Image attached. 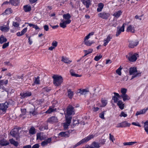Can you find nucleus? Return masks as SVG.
Here are the masks:
<instances>
[{
	"mask_svg": "<svg viewBox=\"0 0 148 148\" xmlns=\"http://www.w3.org/2000/svg\"><path fill=\"white\" fill-rule=\"evenodd\" d=\"M52 78L53 79V84L56 86H60L63 82V79L61 76L54 75L52 76Z\"/></svg>",
	"mask_w": 148,
	"mask_h": 148,
	"instance_id": "nucleus-1",
	"label": "nucleus"
},
{
	"mask_svg": "<svg viewBox=\"0 0 148 148\" xmlns=\"http://www.w3.org/2000/svg\"><path fill=\"white\" fill-rule=\"evenodd\" d=\"M140 74L139 71L137 70V69L135 67H132L129 69V74L130 75H132L131 79L140 76Z\"/></svg>",
	"mask_w": 148,
	"mask_h": 148,
	"instance_id": "nucleus-2",
	"label": "nucleus"
},
{
	"mask_svg": "<svg viewBox=\"0 0 148 148\" xmlns=\"http://www.w3.org/2000/svg\"><path fill=\"white\" fill-rule=\"evenodd\" d=\"M75 114L74 110L73 107L71 106H69L67 108L66 112L65 114V118L71 119V115Z\"/></svg>",
	"mask_w": 148,
	"mask_h": 148,
	"instance_id": "nucleus-3",
	"label": "nucleus"
},
{
	"mask_svg": "<svg viewBox=\"0 0 148 148\" xmlns=\"http://www.w3.org/2000/svg\"><path fill=\"white\" fill-rule=\"evenodd\" d=\"M138 56V54L137 53L133 54L132 53H130L128 55L126 56L127 59L129 61L132 62H135Z\"/></svg>",
	"mask_w": 148,
	"mask_h": 148,
	"instance_id": "nucleus-4",
	"label": "nucleus"
},
{
	"mask_svg": "<svg viewBox=\"0 0 148 148\" xmlns=\"http://www.w3.org/2000/svg\"><path fill=\"white\" fill-rule=\"evenodd\" d=\"M94 137V136L93 135H89L87 137H85L84 138L82 139V140H80L76 144L74 145L73 148H74L77 146L83 144L84 143L87 142L88 141L90 140L92 138Z\"/></svg>",
	"mask_w": 148,
	"mask_h": 148,
	"instance_id": "nucleus-5",
	"label": "nucleus"
},
{
	"mask_svg": "<svg viewBox=\"0 0 148 148\" xmlns=\"http://www.w3.org/2000/svg\"><path fill=\"white\" fill-rule=\"evenodd\" d=\"M9 104V102L7 101L4 103H0V110L3 112H5L8 107Z\"/></svg>",
	"mask_w": 148,
	"mask_h": 148,
	"instance_id": "nucleus-6",
	"label": "nucleus"
},
{
	"mask_svg": "<svg viewBox=\"0 0 148 148\" xmlns=\"http://www.w3.org/2000/svg\"><path fill=\"white\" fill-rule=\"evenodd\" d=\"M129 42L128 47L130 48H133L136 47L138 43V42L131 40H128Z\"/></svg>",
	"mask_w": 148,
	"mask_h": 148,
	"instance_id": "nucleus-7",
	"label": "nucleus"
},
{
	"mask_svg": "<svg viewBox=\"0 0 148 148\" xmlns=\"http://www.w3.org/2000/svg\"><path fill=\"white\" fill-rule=\"evenodd\" d=\"M110 15V14L109 13L103 12L99 13L98 16L99 17L103 19H107L109 17Z\"/></svg>",
	"mask_w": 148,
	"mask_h": 148,
	"instance_id": "nucleus-8",
	"label": "nucleus"
},
{
	"mask_svg": "<svg viewBox=\"0 0 148 148\" xmlns=\"http://www.w3.org/2000/svg\"><path fill=\"white\" fill-rule=\"evenodd\" d=\"M11 135L16 138L17 139L19 137V131L18 129H14L10 132Z\"/></svg>",
	"mask_w": 148,
	"mask_h": 148,
	"instance_id": "nucleus-9",
	"label": "nucleus"
},
{
	"mask_svg": "<svg viewBox=\"0 0 148 148\" xmlns=\"http://www.w3.org/2000/svg\"><path fill=\"white\" fill-rule=\"evenodd\" d=\"M130 123L125 121L118 123L116 126V127L117 128L125 127H130Z\"/></svg>",
	"mask_w": 148,
	"mask_h": 148,
	"instance_id": "nucleus-10",
	"label": "nucleus"
},
{
	"mask_svg": "<svg viewBox=\"0 0 148 148\" xmlns=\"http://www.w3.org/2000/svg\"><path fill=\"white\" fill-rule=\"evenodd\" d=\"M113 35L111 34H109L107 36L106 38L104 39L103 40L104 43L103 45L104 46H106L112 38Z\"/></svg>",
	"mask_w": 148,
	"mask_h": 148,
	"instance_id": "nucleus-11",
	"label": "nucleus"
},
{
	"mask_svg": "<svg viewBox=\"0 0 148 148\" xmlns=\"http://www.w3.org/2000/svg\"><path fill=\"white\" fill-rule=\"evenodd\" d=\"M36 136L37 140L39 139L41 140H42L46 139V136L42 132H40L37 133L36 134Z\"/></svg>",
	"mask_w": 148,
	"mask_h": 148,
	"instance_id": "nucleus-12",
	"label": "nucleus"
},
{
	"mask_svg": "<svg viewBox=\"0 0 148 148\" xmlns=\"http://www.w3.org/2000/svg\"><path fill=\"white\" fill-rule=\"evenodd\" d=\"M125 26L124 24H123L121 27L119 28H117V31L116 32V36H119L122 32H123L124 31Z\"/></svg>",
	"mask_w": 148,
	"mask_h": 148,
	"instance_id": "nucleus-13",
	"label": "nucleus"
},
{
	"mask_svg": "<svg viewBox=\"0 0 148 148\" xmlns=\"http://www.w3.org/2000/svg\"><path fill=\"white\" fill-rule=\"evenodd\" d=\"M32 93L31 92H23V93H21L20 94V95L21 96V98L23 99L25 97H27L31 96Z\"/></svg>",
	"mask_w": 148,
	"mask_h": 148,
	"instance_id": "nucleus-14",
	"label": "nucleus"
},
{
	"mask_svg": "<svg viewBox=\"0 0 148 148\" xmlns=\"http://www.w3.org/2000/svg\"><path fill=\"white\" fill-rule=\"evenodd\" d=\"M51 141V138H49L45 140L41 143V145L42 147H45L48 144L50 143Z\"/></svg>",
	"mask_w": 148,
	"mask_h": 148,
	"instance_id": "nucleus-15",
	"label": "nucleus"
},
{
	"mask_svg": "<svg viewBox=\"0 0 148 148\" xmlns=\"http://www.w3.org/2000/svg\"><path fill=\"white\" fill-rule=\"evenodd\" d=\"M66 122L64 123V127L65 130L67 129L68 128L69 126L70 125L71 121V120L70 119L66 118Z\"/></svg>",
	"mask_w": 148,
	"mask_h": 148,
	"instance_id": "nucleus-16",
	"label": "nucleus"
},
{
	"mask_svg": "<svg viewBox=\"0 0 148 148\" xmlns=\"http://www.w3.org/2000/svg\"><path fill=\"white\" fill-rule=\"evenodd\" d=\"M70 134L68 132H62L60 133L58 135L61 137H68L69 136Z\"/></svg>",
	"mask_w": 148,
	"mask_h": 148,
	"instance_id": "nucleus-17",
	"label": "nucleus"
},
{
	"mask_svg": "<svg viewBox=\"0 0 148 148\" xmlns=\"http://www.w3.org/2000/svg\"><path fill=\"white\" fill-rule=\"evenodd\" d=\"M47 121L50 123H52L58 122V119L56 117L52 116L48 119Z\"/></svg>",
	"mask_w": 148,
	"mask_h": 148,
	"instance_id": "nucleus-18",
	"label": "nucleus"
},
{
	"mask_svg": "<svg viewBox=\"0 0 148 148\" xmlns=\"http://www.w3.org/2000/svg\"><path fill=\"white\" fill-rule=\"evenodd\" d=\"M70 23V21L69 20L67 21H63L62 22L60 23V26L63 28L66 27V25Z\"/></svg>",
	"mask_w": 148,
	"mask_h": 148,
	"instance_id": "nucleus-19",
	"label": "nucleus"
},
{
	"mask_svg": "<svg viewBox=\"0 0 148 148\" xmlns=\"http://www.w3.org/2000/svg\"><path fill=\"white\" fill-rule=\"evenodd\" d=\"M89 146L90 148H99L100 147V144L96 142H93Z\"/></svg>",
	"mask_w": 148,
	"mask_h": 148,
	"instance_id": "nucleus-20",
	"label": "nucleus"
},
{
	"mask_svg": "<svg viewBox=\"0 0 148 148\" xmlns=\"http://www.w3.org/2000/svg\"><path fill=\"white\" fill-rule=\"evenodd\" d=\"M81 1L87 8H88L91 5V1L90 0H81Z\"/></svg>",
	"mask_w": 148,
	"mask_h": 148,
	"instance_id": "nucleus-21",
	"label": "nucleus"
},
{
	"mask_svg": "<svg viewBox=\"0 0 148 148\" xmlns=\"http://www.w3.org/2000/svg\"><path fill=\"white\" fill-rule=\"evenodd\" d=\"M126 31L127 32H130L134 33L135 32V29L134 27L132 25H130L127 27Z\"/></svg>",
	"mask_w": 148,
	"mask_h": 148,
	"instance_id": "nucleus-22",
	"label": "nucleus"
},
{
	"mask_svg": "<svg viewBox=\"0 0 148 148\" xmlns=\"http://www.w3.org/2000/svg\"><path fill=\"white\" fill-rule=\"evenodd\" d=\"M10 29L9 27L8 26H6L5 25L0 26V29L2 32H7Z\"/></svg>",
	"mask_w": 148,
	"mask_h": 148,
	"instance_id": "nucleus-23",
	"label": "nucleus"
},
{
	"mask_svg": "<svg viewBox=\"0 0 148 148\" xmlns=\"http://www.w3.org/2000/svg\"><path fill=\"white\" fill-rule=\"evenodd\" d=\"M89 91L87 89H84L82 90L80 89L78 90V93H80L81 95H85Z\"/></svg>",
	"mask_w": 148,
	"mask_h": 148,
	"instance_id": "nucleus-24",
	"label": "nucleus"
},
{
	"mask_svg": "<svg viewBox=\"0 0 148 148\" xmlns=\"http://www.w3.org/2000/svg\"><path fill=\"white\" fill-rule=\"evenodd\" d=\"M122 13V12L121 10H119L114 12L113 14V16L116 18H118L120 17Z\"/></svg>",
	"mask_w": 148,
	"mask_h": 148,
	"instance_id": "nucleus-25",
	"label": "nucleus"
},
{
	"mask_svg": "<svg viewBox=\"0 0 148 148\" xmlns=\"http://www.w3.org/2000/svg\"><path fill=\"white\" fill-rule=\"evenodd\" d=\"M9 143L8 141L5 139H3L0 141V144L2 146H5L8 145Z\"/></svg>",
	"mask_w": 148,
	"mask_h": 148,
	"instance_id": "nucleus-26",
	"label": "nucleus"
},
{
	"mask_svg": "<svg viewBox=\"0 0 148 148\" xmlns=\"http://www.w3.org/2000/svg\"><path fill=\"white\" fill-rule=\"evenodd\" d=\"M104 5V4L101 3H99L98 4V8L97 9V11L98 12H100L102 11L103 9Z\"/></svg>",
	"mask_w": 148,
	"mask_h": 148,
	"instance_id": "nucleus-27",
	"label": "nucleus"
},
{
	"mask_svg": "<svg viewBox=\"0 0 148 148\" xmlns=\"http://www.w3.org/2000/svg\"><path fill=\"white\" fill-rule=\"evenodd\" d=\"M114 96L112 98V99L114 100V102L115 103H117L118 102V98L119 97L120 95L119 94L116 92H114Z\"/></svg>",
	"mask_w": 148,
	"mask_h": 148,
	"instance_id": "nucleus-28",
	"label": "nucleus"
},
{
	"mask_svg": "<svg viewBox=\"0 0 148 148\" xmlns=\"http://www.w3.org/2000/svg\"><path fill=\"white\" fill-rule=\"evenodd\" d=\"M61 61L67 64H70L72 62V61L69 60V59L66 57L62 56Z\"/></svg>",
	"mask_w": 148,
	"mask_h": 148,
	"instance_id": "nucleus-29",
	"label": "nucleus"
},
{
	"mask_svg": "<svg viewBox=\"0 0 148 148\" xmlns=\"http://www.w3.org/2000/svg\"><path fill=\"white\" fill-rule=\"evenodd\" d=\"M23 9L25 12H28L31 11V7L30 5H25L23 6Z\"/></svg>",
	"mask_w": 148,
	"mask_h": 148,
	"instance_id": "nucleus-30",
	"label": "nucleus"
},
{
	"mask_svg": "<svg viewBox=\"0 0 148 148\" xmlns=\"http://www.w3.org/2000/svg\"><path fill=\"white\" fill-rule=\"evenodd\" d=\"M63 18L66 20V21L69 20L70 21V23L71 22V21L70 19L71 17V16L69 13L64 14L63 15Z\"/></svg>",
	"mask_w": 148,
	"mask_h": 148,
	"instance_id": "nucleus-31",
	"label": "nucleus"
},
{
	"mask_svg": "<svg viewBox=\"0 0 148 148\" xmlns=\"http://www.w3.org/2000/svg\"><path fill=\"white\" fill-rule=\"evenodd\" d=\"M117 105L121 110H123L124 108V104L121 101H119L117 102Z\"/></svg>",
	"mask_w": 148,
	"mask_h": 148,
	"instance_id": "nucleus-32",
	"label": "nucleus"
},
{
	"mask_svg": "<svg viewBox=\"0 0 148 148\" xmlns=\"http://www.w3.org/2000/svg\"><path fill=\"white\" fill-rule=\"evenodd\" d=\"M7 41V38L3 35H1L0 36V43L2 44L3 43L6 42Z\"/></svg>",
	"mask_w": 148,
	"mask_h": 148,
	"instance_id": "nucleus-33",
	"label": "nucleus"
},
{
	"mask_svg": "<svg viewBox=\"0 0 148 148\" xmlns=\"http://www.w3.org/2000/svg\"><path fill=\"white\" fill-rule=\"evenodd\" d=\"M70 72L71 75L73 76L77 77H81L82 76L81 75H79L77 74H75L74 72V71L72 69L71 70Z\"/></svg>",
	"mask_w": 148,
	"mask_h": 148,
	"instance_id": "nucleus-34",
	"label": "nucleus"
},
{
	"mask_svg": "<svg viewBox=\"0 0 148 148\" xmlns=\"http://www.w3.org/2000/svg\"><path fill=\"white\" fill-rule=\"evenodd\" d=\"M70 72L71 75L73 76L77 77H81L82 76L81 75H79L77 74H75L74 72V71L72 69L71 70Z\"/></svg>",
	"mask_w": 148,
	"mask_h": 148,
	"instance_id": "nucleus-35",
	"label": "nucleus"
},
{
	"mask_svg": "<svg viewBox=\"0 0 148 148\" xmlns=\"http://www.w3.org/2000/svg\"><path fill=\"white\" fill-rule=\"evenodd\" d=\"M56 108H53L52 107H50L49 109L46 112L47 113L50 114L52 112L56 111Z\"/></svg>",
	"mask_w": 148,
	"mask_h": 148,
	"instance_id": "nucleus-36",
	"label": "nucleus"
},
{
	"mask_svg": "<svg viewBox=\"0 0 148 148\" xmlns=\"http://www.w3.org/2000/svg\"><path fill=\"white\" fill-rule=\"evenodd\" d=\"M11 4L14 5H16L19 3L18 0H10Z\"/></svg>",
	"mask_w": 148,
	"mask_h": 148,
	"instance_id": "nucleus-37",
	"label": "nucleus"
},
{
	"mask_svg": "<svg viewBox=\"0 0 148 148\" xmlns=\"http://www.w3.org/2000/svg\"><path fill=\"white\" fill-rule=\"evenodd\" d=\"M36 133L35 129L33 127H31L29 130V133L30 134L33 135Z\"/></svg>",
	"mask_w": 148,
	"mask_h": 148,
	"instance_id": "nucleus-38",
	"label": "nucleus"
},
{
	"mask_svg": "<svg viewBox=\"0 0 148 148\" xmlns=\"http://www.w3.org/2000/svg\"><path fill=\"white\" fill-rule=\"evenodd\" d=\"M68 96L70 99H71L73 95V93L71 90L69 89L68 90Z\"/></svg>",
	"mask_w": 148,
	"mask_h": 148,
	"instance_id": "nucleus-39",
	"label": "nucleus"
},
{
	"mask_svg": "<svg viewBox=\"0 0 148 148\" xmlns=\"http://www.w3.org/2000/svg\"><path fill=\"white\" fill-rule=\"evenodd\" d=\"M121 97L123 98V100L125 101L126 100H128L130 99V97L126 94L122 95Z\"/></svg>",
	"mask_w": 148,
	"mask_h": 148,
	"instance_id": "nucleus-40",
	"label": "nucleus"
},
{
	"mask_svg": "<svg viewBox=\"0 0 148 148\" xmlns=\"http://www.w3.org/2000/svg\"><path fill=\"white\" fill-rule=\"evenodd\" d=\"M10 141L11 143L13 145L15 146L16 147L18 145V143L17 141H15L13 139H10Z\"/></svg>",
	"mask_w": 148,
	"mask_h": 148,
	"instance_id": "nucleus-41",
	"label": "nucleus"
},
{
	"mask_svg": "<svg viewBox=\"0 0 148 148\" xmlns=\"http://www.w3.org/2000/svg\"><path fill=\"white\" fill-rule=\"evenodd\" d=\"M84 43L85 45L88 46H90L92 43H94L93 41H86L85 40L84 41Z\"/></svg>",
	"mask_w": 148,
	"mask_h": 148,
	"instance_id": "nucleus-42",
	"label": "nucleus"
},
{
	"mask_svg": "<svg viewBox=\"0 0 148 148\" xmlns=\"http://www.w3.org/2000/svg\"><path fill=\"white\" fill-rule=\"evenodd\" d=\"M144 127L145 131L148 134V121H146L145 123Z\"/></svg>",
	"mask_w": 148,
	"mask_h": 148,
	"instance_id": "nucleus-43",
	"label": "nucleus"
},
{
	"mask_svg": "<svg viewBox=\"0 0 148 148\" xmlns=\"http://www.w3.org/2000/svg\"><path fill=\"white\" fill-rule=\"evenodd\" d=\"M93 51V49H89L88 50H84V52L85 53L84 56H86L87 55L91 53Z\"/></svg>",
	"mask_w": 148,
	"mask_h": 148,
	"instance_id": "nucleus-44",
	"label": "nucleus"
},
{
	"mask_svg": "<svg viewBox=\"0 0 148 148\" xmlns=\"http://www.w3.org/2000/svg\"><path fill=\"white\" fill-rule=\"evenodd\" d=\"M122 68L120 66L118 69L116 70V73L119 75H121V70Z\"/></svg>",
	"mask_w": 148,
	"mask_h": 148,
	"instance_id": "nucleus-45",
	"label": "nucleus"
},
{
	"mask_svg": "<svg viewBox=\"0 0 148 148\" xmlns=\"http://www.w3.org/2000/svg\"><path fill=\"white\" fill-rule=\"evenodd\" d=\"M136 142H129L124 143L123 145H132L133 144L136 143Z\"/></svg>",
	"mask_w": 148,
	"mask_h": 148,
	"instance_id": "nucleus-46",
	"label": "nucleus"
},
{
	"mask_svg": "<svg viewBox=\"0 0 148 148\" xmlns=\"http://www.w3.org/2000/svg\"><path fill=\"white\" fill-rule=\"evenodd\" d=\"M94 34V32H91L89 33L87 36H86L84 39L85 40H87L90 38V36H92Z\"/></svg>",
	"mask_w": 148,
	"mask_h": 148,
	"instance_id": "nucleus-47",
	"label": "nucleus"
},
{
	"mask_svg": "<svg viewBox=\"0 0 148 148\" xmlns=\"http://www.w3.org/2000/svg\"><path fill=\"white\" fill-rule=\"evenodd\" d=\"M101 103L102 104V106L104 107L107 104V101L106 100L102 99L101 100Z\"/></svg>",
	"mask_w": 148,
	"mask_h": 148,
	"instance_id": "nucleus-48",
	"label": "nucleus"
},
{
	"mask_svg": "<svg viewBox=\"0 0 148 148\" xmlns=\"http://www.w3.org/2000/svg\"><path fill=\"white\" fill-rule=\"evenodd\" d=\"M12 12V10L11 8H8L5 10V13L7 14H9Z\"/></svg>",
	"mask_w": 148,
	"mask_h": 148,
	"instance_id": "nucleus-49",
	"label": "nucleus"
},
{
	"mask_svg": "<svg viewBox=\"0 0 148 148\" xmlns=\"http://www.w3.org/2000/svg\"><path fill=\"white\" fill-rule=\"evenodd\" d=\"M127 116V114L126 113L123 111L121 112L119 115V116L121 117H126Z\"/></svg>",
	"mask_w": 148,
	"mask_h": 148,
	"instance_id": "nucleus-50",
	"label": "nucleus"
},
{
	"mask_svg": "<svg viewBox=\"0 0 148 148\" xmlns=\"http://www.w3.org/2000/svg\"><path fill=\"white\" fill-rule=\"evenodd\" d=\"M40 80H39V76H38L37 78H35L34 83L36 84H39L40 83Z\"/></svg>",
	"mask_w": 148,
	"mask_h": 148,
	"instance_id": "nucleus-51",
	"label": "nucleus"
},
{
	"mask_svg": "<svg viewBox=\"0 0 148 148\" xmlns=\"http://www.w3.org/2000/svg\"><path fill=\"white\" fill-rule=\"evenodd\" d=\"M102 57V56L100 55L99 56H96L94 58V60L96 61H98Z\"/></svg>",
	"mask_w": 148,
	"mask_h": 148,
	"instance_id": "nucleus-52",
	"label": "nucleus"
},
{
	"mask_svg": "<svg viewBox=\"0 0 148 148\" xmlns=\"http://www.w3.org/2000/svg\"><path fill=\"white\" fill-rule=\"evenodd\" d=\"M29 113L30 115L34 116L36 115L37 114V112L35 110L33 111L29 112Z\"/></svg>",
	"mask_w": 148,
	"mask_h": 148,
	"instance_id": "nucleus-53",
	"label": "nucleus"
},
{
	"mask_svg": "<svg viewBox=\"0 0 148 148\" xmlns=\"http://www.w3.org/2000/svg\"><path fill=\"white\" fill-rule=\"evenodd\" d=\"M9 42H7L6 43H4L2 46V48L3 49H4L6 48L7 47L9 46Z\"/></svg>",
	"mask_w": 148,
	"mask_h": 148,
	"instance_id": "nucleus-54",
	"label": "nucleus"
},
{
	"mask_svg": "<svg viewBox=\"0 0 148 148\" xmlns=\"http://www.w3.org/2000/svg\"><path fill=\"white\" fill-rule=\"evenodd\" d=\"M5 65L12 66V64L9 62H5L4 63Z\"/></svg>",
	"mask_w": 148,
	"mask_h": 148,
	"instance_id": "nucleus-55",
	"label": "nucleus"
},
{
	"mask_svg": "<svg viewBox=\"0 0 148 148\" xmlns=\"http://www.w3.org/2000/svg\"><path fill=\"white\" fill-rule=\"evenodd\" d=\"M35 110V107L33 105H32L30 106L29 108V112H32L33 111V110Z\"/></svg>",
	"mask_w": 148,
	"mask_h": 148,
	"instance_id": "nucleus-56",
	"label": "nucleus"
},
{
	"mask_svg": "<svg viewBox=\"0 0 148 148\" xmlns=\"http://www.w3.org/2000/svg\"><path fill=\"white\" fill-rule=\"evenodd\" d=\"M109 139L110 140L112 141L113 142V140H114V136L113 135H112L111 134H109Z\"/></svg>",
	"mask_w": 148,
	"mask_h": 148,
	"instance_id": "nucleus-57",
	"label": "nucleus"
},
{
	"mask_svg": "<svg viewBox=\"0 0 148 148\" xmlns=\"http://www.w3.org/2000/svg\"><path fill=\"white\" fill-rule=\"evenodd\" d=\"M104 112L103 111L99 114V117L103 119H104Z\"/></svg>",
	"mask_w": 148,
	"mask_h": 148,
	"instance_id": "nucleus-58",
	"label": "nucleus"
},
{
	"mask_svg": "<svg viewBox=\"0 0 148 148\" xmlns=\"http://www.w3.org/2000/svg\"><path fill=\"white\" fill-rule=\"evenodd\" d=\"M13 25L15 27H18L19 26V24L17 22H13Z\"/></svg>",
	"mask_w": 148,
	"mask_h": 148,
	"instance_id": "nucleus-59",
	"label": "nucleus"
},
{
	"mask_svg": "<svg viewBox=\"0 0 148 148\" xmlns=\"http://www.w3.org/2000/svg\"><path fill=\"white\" fill-rule=\"evenodd\" d=\"M127 90L125 88H122L121 89V92L122 93V95H123L124 94H126L125 93L126 92Z\"/></svg>",
	"mask_w": 148,
	"mask_h": 148,
	"instance_id": "nucleus-60",
	"label": "nucleus"
},
{
	"mask_svg": "<svg viewBox=\"0 0 148 148\" xmlns=\"http://www.w3.org/2000/svg\"><path fill=\"white\" fill-rule=\"evenodd\" d=\"M132 124L133 125L138 126L139 127H140L141 126L139 123L138 122H132Z\"/></svg>",
	"mask_w": 148,
	"mask_h": 148,
	"instance_id": "nucleus-61",
	"label": "nucleus"
},
{
	"mask_svg": "<svg viewBox=\"0 0 148 148\" xmlns=\"http://www.w3.org/2000/svg\"><path fill=\"white\" fill-rule=\"evenodd\" d=\"M27 30V27L24 28L23 29L22 31H21V33L23 34H24L26 32Z\"/></svg>",
	"mask_w": 148,
	"mask_h": 148,
	"instance_id": "nucleus-62",
	"label": "nucleus"
},
{
	"mask_svg": "<svg viewBox=\"0 0 148 148\" xmlns=\"http://www.w3.org/2000/svg\"><path fill=\"white\" fill-rule=\"evenodd\" d=\"M52 45L53 46L55 47L57 46L58 45V43L56 41H54L52 42Z\"/></svg>",
	"mask_w": 148,
	"mask_h": 148,
	"instance_id": "nucleus-63",
	"label": "nucleus"
},
{
	"mask_svg": "<svg viewBox=\"0 0 148 148\" xmlns=\"http://www.w3.org/2000/svg\"><path fill=\"white\" fill-rule=\"evenodd\" d=\"M39 145L38 144H36L34 145L32 147V148H39Z\"/></svg>",
	"mask_w": 148,
	"mask_h": 148,
	"instance_id": "nucleus-64",
	"label": "nucleus"
}]
</instances>
